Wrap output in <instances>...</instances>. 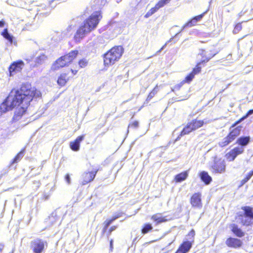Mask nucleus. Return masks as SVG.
Masks as SVG:
<instances>
[{"instance_id": "nucleus-39", "label": "nucleus", "mask_w": 253, "mask_h": 253, "mask_svg": "<svg viewBox=\"0 0 253 253\" xmlns=\"http://www.w3.org/2000/svg\"><path fill=\"white\" fill-rule=\"evenodd\" d=\"M125 213L123 212H117L115 214H114L112 217L111 218H110V219L112 220V221L113 222L114 221H115V220H116L117 219L120 218V217H121L122 216H123V215Z\"/></svg>"}, {"instance_id": "nucleus-33", "label": "nucleus", "mask_w": 253, "mask_h": 253, "mask_svg": "<svg viewBox=\"0 0 253 253\" xmlns=\"http://www.w3.org/2000/svg\"><path fill=\"white\" fill-rule=\"evenodd\" d=\"M253 175V169L250 171L247 175L241 181V185L242 186L247 182Z\"/></svg>"}, {"instance_id": "nucleus-20", "label": "nucleus", "mask_w": 253, "mask_h": 253, "mask_svg": "<svg viewBox=\"0 0 253 253\" xmlns=\"http://www.w3.org/2000/svg\"><path fill=\"white\" fill-rule=\"evenodd\" d=\"M193 245L189 241L184 240L179 245L175 253H187L192 248Z\"/></svg>"}, {"instance_id": "nucleus-2", "label": "nucleus", "mask_w": 253, "mask_h": 253, "mask_svg": "<svg viewBox=\"0 0 253 253\" xmlns=\"http://www.w3.org/2000/svg\"><path fill=\"white\" fill-rule=\"evenodd\" d=\"M102 17L100 11L94 12L79 28L75 24H72L69 26L68 31L91 32L95 29Z\"/></svg>"}, {"instance_id": "nucleus-51", "label": "nucleus", "mask_w": 253, "mask_h": 253, "mask_svg": "<svg viewBox=\"0 0 253 253\" xmlns=\"http://www.w3.org/2000/svg\"><path fill=\"white\" fill-rule=\"evenodd\" d=\"M48 14H49V13H48V12H46V15H48Z\"/></svg>"}, {"instance_id": "nucleus-14", "label": "nucleus", "mask_w": 253, "mask_h": 253, "mask_svg": "<svg viewBox=\"0 0 253 253\" xmlns=\"http://www.w3.org/2000/svg\"><path fill=\"white\" fill-rule=\"evenodd\" d=\"M244 151L242 147H235L226 154L225 157L228 161H233L238 155L242 154Z\"/></svg>"}, {"instance_id": "nucleus-15", "label": "nucleus", "mask_w": 253, "mask_h": 253, "mask_svg": "<svg viewBox=\"0 0 253 253\" xmlns=\"http://www.w3.org/2000/svg\"><path fill=\"white\" fill-rule=\"evenodd\" d=\"M88 65V60L84 58L80 59L78 62V64H74L70 69V71L73 76L76 75L80 69L84 68Z\"/></svg>"}, {"instance_id": "nucleus-1", "label": "nucleus", "mask_w": 253, "mask_h": 253, "mask_svg": "<svg viewBox=\"0 0 253 253\" xmlns=\"http://www.w3.org/2000/svg\"><path fill=\"white\" fill-rule=\"evenodd\" d=\"M41 97L40 90L30 84L24 83L20 88L12 89L0 104V116L17 107L11 120L13 123L17 122L26 113L31 102Z\"/></svg>"}, {"instance_id": "nucleus-49", "label": "nucleus", "mask_w": 253, "mask_h": 253, "mask_svg": "<svg viewBox=\"0 0 253 253\" xmlns=\"http://www.w3.org/2000/svg\"><path fill=\"white\" fill-rule=\"evenodd\" d=\"M3 32H8V30H7V28H4Z\"/></svg>"}, {"instance_id": "nucleus-12", "label": "nucleus", "mask_w": 253, "mask_h": 253, "mask_svg": "<svg viewBox=\"0 0 253 253\" xmlns=\"http://www.w3.org/2000/svg\"><path fill=\"white\" fill-rule=\"evenodd\" d=\"M99 170L97 168H93L91 171L85 172L83 175L82 185H85L92 181Z\"/></svg>"}, {"instance_id": "nucleus-17", "label": "nucleus", "mask_w": 253, "mask_h": 253, "mask_svg": "<svg viewBox=\"0 0 253 253\" xmlns=\"http://www.w3.org/2000/svg\"><path fill=\"white\" fill-rule=\"evenodd\" d=\"M205 14V12L203 13L202 14H200L199 15L194 17L191 20H190L187 23H186L184 25H183L182 27H179L178 29H177L176 30L178 31V32H182L187 27H192V26L195 25L198 21H200L201 20V19L203 18ZM177 27H178V26H177L173 27V30H175V29H174V28H177Z\"/></svg>"}, {"instance_id": "nucleus-26", "label": "nucleus", "mask_w": 253, "mask_h": 253, "mask_svg": "<svg viewBox=\"0 0 253 253\" xmlns=\"http://www.w3.org/2000/svg\"><path fill=\"white\" fill-rule=\"evenodd\" d=\"M250 141V137L247 136H241L238 138L236 142L237 144L239 145L240 147L244 148V146H247Z\"/></svg>"}, {"instance_id": "nucleus-8", "label": "nucleus", "mask_w": 253, "mask_h": 253, "mask_svg": "<svg viewBox=\"0 0 253 253\" xmlns=\"http://www.w3.org/2000/svg\"><path fill=\"white\" fill-rule=\"evenodd\" d=\"M210 169L213 173H223L226 171L225 163L221 159L215 160Z\"/></svg>"}, {"instance_id": "nucleus-22", "label": "nucleus", "mask_w": 253, "mask_h": 253, "mask_svg": "<svg viewBox=\"0 0 253 253\" xmlns=\"http://www.w3.org/2000/svg\"><path fill=\"white\" fill-rule=\"evenodd\" d=\"M170 0H160L155 6L152 8L145 15L146 17H149L154 14L160 8L164 6L170 1Z\"/></svg>"}, {"instance_id": "nucleus-6", "label": "nucleus", "mask_w": 253, "mask_h": 253, "mask_svg": "<svg viewBox=\"0 0 253 253\" xmlns=\"http://www.w3.org/2000/svg\"><path fill=\"white\" fill-rule=\"evenodd\" d=\"M209 122V121H207L206 119L200 120L198 118L193 119L183 127L177 138L189 134L190 132L203 126Z\"/></svg>"}, {"instance_id": "nucleus-23", "label": "nucleus", "mask_w": 253, "mask_h": 253, "mask_svg": "<svg viewBox=\"0 0 253 253\" xmlns=\"http://www.w3.org/2000/svg\"><path fill=\"white\" fill-rule=\"evenodd\" d=\"M67 65L66 63L64 61V59H63L62 57H60L57 58L52 64L51 66V70L52 71H56L60 69L63 68L65 67H66Z\"/></svg>"}, {"instance_id": "nucleus-21", "label": "nucleus", "mask_w": 253, "mask_h": 253, "mask_svg": "<svg viewBox=\"0 0 253 253\" xmlns=\"http://www.w3.org/2000/svg\"><path fill=\"white\" fill-rule=\"evenodd\" d=\"M84 134L78 136L74 141L70 142V147L74 151H78L80 149V143L84 139Z\"/></svg>"}, {"instance_id": "nucleus-29", "label": "nucleus", "mask_w": 253, "mask_h": 253, "mask_svg": "<svg viewBox=\"0 0 253 253\" xmlns=\"http://www.w3.org/2000/svg\"><path fill=\"white\" fill-rule=\"evenodd\" d=\"M196 232L194 229H191L186 235V241H189L191 244H194L195 242V237Z\"/></svg>"}, {"instance_id": "nucleus-32", "label": "nucleus", "mask_w": 253, "mask_h": 253, "mask_svg": "<svg viewBox=\"0 0 253 253\" xmlns=\"http://www.w3.org/2000/svg\"><path fill=\"white\" fill-rule=\"evenodd\" d=\"M46 58L47 57L44 54H42L38 56L35 60V65H42L44 62Z\"/></svg>"}, {"instance_id": "nucleus-44", "label": "nucleus", "mask_w": 253, "mask_h": 253, "mask_svg": "<svg viewBox=\"0 0 253 253\" xmlns=\"http://www.w3.org/2000/svg\"><path fill=\"white\" fill-rule=\"evenodd\" d=\"M253 114V109L249 110L247 113L244 115L245 117L247 118L249 116Z\"/></svg>"}, {"instance_id": "nucleus-41", "label": "nucleus", "mask_w": 253, "mask_h": 253, "mask_svg": "<svg viewBox=\"0 0 253 253\" xmlns=\"http://www.w3.org/2000/svg\"><path fill=\"white\" fill-rule=\"evenodd\" d=\"M185 82H184V80H183L182 82H181L179 84H176L174 88L176 90H179L180 87L185 84Z\"/></svg>"}, {"instance_id": "nucleus-48", "label": "nucleus", "mask_w": 253, "mask_h": 253, "mask_svg": "<svg viewBox=\"0 0 253 253\" xmlns=\"http://www.w3.org/2000/svg\"><path fill=\"white\" fill-rule=\"evenodd\" d=\"M110 245L111 248H112V247H113V240H111V241L110 242Z\"/></svg>"}, {"instance_id": "nucleus-40", "label": "nucleus", "mask_w": 253, "mask_h": 253, "mask_svg": "<svg viewBox=\"0 0 253 253\" xmlns=\"http://www.w3.org/2000/svg\"><path fill=\"white\" fill-rule=\"evenodd\" d=\"M1 34L5 39L10 42V43H11L12 42L13 36L10 35L9 33H1Z\"/></svg>"}, {"instance_id": "nucleus-28", "label": "nucleus", "mask_w": 253, "mask_h": 253, "mask_svg": "<svg viewBox=\"0 0 253 253\" xmlns=\"http://www.w3.org/2000/svg\"><path fill=\"white\" fill-rule=\"evenodd\" d=\"M25 152V148H22L20 152H19L13 158L10 164L12 165L14 163H17L20 161V160L23 158L24 154Z\"/></svg>"}, {"instance_id": "nucleus-31", "label": "nucleus", "mask_w": 253, "mask_h": 253, "mask_svg": "<svg viewBox=\"0 0 253 253\" xmlns=\"http://www.w3.org/2000/svg\"><path fill=\"white\" fill-rule=\"evenodd\" d=\"M153 227L152 224L150 223H145L141 230V233L143 235L148 233L153 230Z\"/></svg>"}, {"instance_id": "nucleus-25", "label": "nucleus", "mask_w": 253, "mask_h": 253, "mask_svg": "<svg viewBox=\"0 0 253 253\" xmlns=\"http://www.w3.org/2000/svg\"><path fill=\"white\" fill-rule=\"evenodd\" d=\"M199 176L205 185H209L212 181V178L206 171H202L199 172Z\"/></svg>"}, {"instance_id": "nucleus-10", "label": "nucleus", "mask_w": 253, "mask_h": 253, "mask_svg": "<svg viewBox=\"0 0 253 253\" xmlns=\"http://www.w3.org/2000/svg\"><path fill=\"white\" fill-rule=\"evenodd\" d=\"M225 245L229 248L239 249L243 247V242L237 237H229L225 241Z\"/></svg>"}, {"instance_id": "nucleus-3", "label": "nucleus", "mask_w": 253, "mask_h": 253, "mask_svg": "<svg viewBox=\"0 0 253 253\" xmlns=\"http://www.w3.org/2000/svg\"><path fill=\"white\" fill-rule=\"evenodd\" d=\"M124 52V49L122 45H115L111 47L102 55L104 67L109 68L118 62Z\"/></svg>"}, {"instance_id": "nucleus-27", "label": "nucleus", "mask_w": 253, "mask_h": 253, "mask_svg": "<svg viewBox=\"0 0 253 253\" xmlns=\"http://www.w3.org/2000/svg\"><path fill=\"white\" fill-rule=\"evenodd\" d=\"M188 176V171H184L181 173L176 174L174 176V180L176 183L181 182L185 180Z\"/></svg>"}, {"instance_id": "nucleus-37", "label": "nucleus", "mask_w": 253, "mask_h": 253, "mask_svg": "<svg viewBox=\"0 0 253 253\" xmlns=\"http://www.w3.org/2000/svg\"><path fill=\"white\" fill-rule=\"evenodd\" d=\"M139 126V122L137 121H134L130 123L128 126V128L136 129Z\"/></svg>"}, {"instance_id": "nucleus-38", "label": "nucleus", "mask_w": 253, "mask_h": 253, "mask_svg": "<svg viewBox=\"0 0 253 253\" xmlns=\"http://www.w3.org/2000/svg\"><path fill=\"white\" fill-rule=\"evenodd\" d=\"M125 213L123 212H117L115 214H114L112 217L111 218H110V219L112 220V221L113 222L114 221H115V220H116L117 219L120 218V217H121L122 216H123V215Z\"/></svg>"}, {"instance_id": "nucleus-13", "label": "nucleus", "mask_w": 253, "mask_h": 253, "mask_svg": "<svg viewBox=\"0 0 253 253\" xmlns=\"http://www.w3.org/2000/svg\"><path fill=\"white\" fill-rule=\"evenodd\" d=\"M31 247L34 253H42L44 250V242L41 239H37L31 242Z\"/></svg>"}, {"instance_id": "nucleus-45", "label": "nucleus", "mask_w": 253, "mask_h": 253, "mask_svg": "<svg viewBox=\"0 0 253 253\" xmlns=\"http://www.w3.org/2000/svg\"><path fill=\"white\" fill-rule=\"evenodd\" d=\"M65 180L68 184L70 183V177L69 174H66L65 176Z\"/></svg>"}, {"instance_id": "nucleus-18", "label": "nucleus", "mask_w": 253, "mask_h": 253, "mask_svg": "<svg viewBox=\"0 0 253 253\" xmlns=\"http://www.w3.org/2000/svg\"><path fill=\"white\" fill-rule=\"evenodd\" d=\"M78 54L79 51L78 50H73L61 56V57L64 59V62L66 63L67 66H68L77 58Z\"/></svg>"}, {"instance_id": "nucleus-46", "label": "nucleus", "mask_w": 253, "mask_h": 253, "mask_svg": "<svg viewBox=\"0 0 253 253\" xmlns=\"http://www.w3.org/2000/svg\"><path fill=\"white\" fill-rule=\"evenodd\" d=\"M5 23L3 20L0 21V27H4Z\"/></svg>"}, {"instance_id": "nucleus-43", "label": "nucleus", "mask_w": 253, "mask_h": 253, "mask_svg": "<svg viewBox=\"0 0 253 253\" xmlns=\"http://www.w3.org/2000/svg\"><path fill=\"white\" fill-rule=\"evenodd\" d=\"M242 30V25L241 23L237 24L235 27V30L240 31Z\"/></svg>"}, {"instance_id": "nucleus-42", "label": "nucleus", "mask_w": 253, "mask_h": 253, "mask_svg": "<svg viewBox=\"0 0 253 253\" xmlns=\"http://www.w3.org/2000/svg\"><path fill=\"white\" fill-rule=\"evenodd\" d=\"M118 227L117 225H113L111 226L108 229V233L110 234L112 232L115 230Z\"/></svg>"}, {"instance_id": "nucleus-35", "label": "nucleus", "mask_w": 253, "mask_h": 253, "mask_svg": "<svg viewBox=\"0 0 253 253\" xmlns=\"http://www.w3.org/2000/svg\"><path fill=\"white\" fill-rule=\"evenodd\" d=\"M113 222L112 220L110 218H108L106 219L103 223V232H105L109 227V226Z\"/></svg>"}, {"instance_id": "nucleus-19", "label": "nucleus", "mask_w": 253, "mask_h": 253, "mask_svg": "<svg viewBox=\"0 0 253 253\" xmlns=\"http://www.w3.org/2000/svg\"><path fill=\"white\" fill-rule=\"evenodd\" d=\"M229 228L231 232L237 237L242 238L245 236V232L235 223L230 224Z\"/></svg>"}, {"instance_id": "nucleus-36", "label": "nucleus", "mask_w": 253, "mask_h": 253, "mask_svg": "<svg viewBox=\"0 0 253 253\" xmlns=\"http://www.w3.org/2000/svg\"><path fill=\"white\" fill-rule=\"evenodd\" d=\"M84 33H80V32L76 33V34H75V35L74 36V39H75V41L77 42H79L80 41V39H82L85 36Z\"/></svg>"}, {"instance_id": "nucleus-7", "label": "nucleus", "mask_w": 253, "mask_h": 253, "mask_svg": "<svg viewBox=\"0 0 253 253\" xmlns=\"http://www.w3.org/2000/svg\"><path fill=\"white\" fill-rule=\"evenodd\" d=\"M199 56H201L202 57L204 56H205V59L203 60H201L200 61L198 62L195 67L193 68L191 72H190L191 73L193 74V75L195 76L196 75H197L199 74L201 72L202 64H205L208 62L211 58H212L214 54L211 55H209L207 54V52L205 51L204 49H201L200 50V52L199 53Z\"/></svg>"}, {"instance_id": "nucleus-50", "label": "nucleus", "mask_w": 253, "mask_h": 253, "mask_svg": "<svg viewBox=\"0 0 253 253\" xmlns=\"http://www.w3.org/2000/svg\"><path fill=\"white\" fill-rule=\"evenodd\" d=\"M200 56L202 58L201 60H203V59H205V57H206L205 56H204L203 57H202L201 56Z\"/></svg>"}, {"instance_id": "nucleus-16", "label": "nucleus", "mask_w": 253, "mask_h": 253, "mask_svg": "<svg viewBox=\"0 0 253 253\" xmlns=\"http://www.w3.org/2000/svg\"><path fill=\"white\" fill-rule=\"evenodd\" d=\"M24 66V63L22 60H18L12 62L8 68L9 76H12L13 73L21 72Z\"/></svg>"}, {"instance_id": "nucleus-30", "label": "nucleus", "mask_w": 253, "mask_h": 253, "mask_svg": "<svg viewBox=\"0 0 253 253\" xmlns=\"http://www.w3.org/2000/svg\"><path fill=\"white\" fill-rule=\"evenodd\" d=\"M158 85H156L148 93L145 102L148 103L157 93L158 92Z\"/></svg>"}, {"instance_id": "nucleus-34", "label": "nucleus", "mask_w": 253, "mask_h": 253, "mask_svg": "<svg viewBox=\"0 0 253 253\" xmlns=\"http://www.w3.org/2000/svg\"><path fill=\"white\" fill-rule=\"evenodd\" d=\"M194 77L195 76L193 75V74L190 72L184 79V82L190 84L194 79Z\"/></svg>"}, {"instance_id": "nucleus-5", "label": "nucleus", "mask_w": 253, "mask_h": 253, "mask_svg": "<svg viewBox=\"0 0 253 253\" xmlns=\"http://www.w3.org/2000/svg\"><path fill=\"white\" fill-rule=\"evenodd\" d=\"M241 210L244 212H238L235 219L240 221L243 226H251L253 224V207L249 206H243Z\"/></svg>"}, {"instance_id": "nucleus-4", "label": "nucleus", "mask_w": 253, "mask_h": 253, "mask_svg": "<svg viewBox=\"0 0 253 253\" xmlns=\"http://www.w3.org/2000/svg\"><path fill=\"white\" fill-rule=\"evenodd\" d=\"M246 119L244 116L236 121L231 126V127H234L230 130L228 134L223 138V140L219 143L220 146L222 147H225L228 144L234 141L240 134L242 126H239L236 127L238 124Z\"/></svg>"}, {"instance_id": "nucleus-24", "label": "nucleus", "mask_w": 253, "mask_h": 253, "mask_svg": "<svg viewBox=\"0 0 253 253\" xmlns=\"http://www.w3.org/2000/svg\"><path fill=\"white\" fill-rule=\"evenodd\" d=\"M161 214V213H157L151 216V219L154 222L155 225H158L168 221L166 216H160Z\"/></svg>"}, {"instance_id": "nucleus-9", "label": "nucleus", "mask_w": 253, "mask_h": 253, "mask_svg": "<svg viewBox=\"0 0 253 253\" xmlns=\"http://www.w3.org/2000/svg\"><path fill=\"white\" fill-rule=\"evenodd\" d=\"M73 76L70 70L62 72L57 77V84L60 87H64L67 85V83L73 78Z\"/></svg>"}, {"instance_id": "nucleus-47", "label": "nucleus", "mask_w": 253, "mask_h": 253, "mask_svg": "<svg viewBox=\"0 0 253 253\" xmlns=\"http://www.w3.org/2000/svg\"><path fill=\"white\" fill-rule=\"evenodd\" d=\"M3 247H4V245L0 243V253H1V252L3 249Z\"/></svg>"}, {"instance_id": "nucleus-11", "label": "nucleus", "mask_w": 253, "mask_h": 253, "mask_svg": "<svg viewBox=\"0 0 253 253\" xmlns=\"http://www.w3.org/2000/svg\"><path fill=\"white\" fill-rule=\"evenodd\" d=\"M190 203L193 208L201 209L203 206L201 193L198 192L193 193L190 198Z\"/></svg>"}]
</instances>
